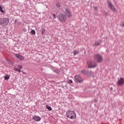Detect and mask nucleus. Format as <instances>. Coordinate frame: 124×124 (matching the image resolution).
<instances>
[{"label":"nucleus","mask_w":124,"mask_h":124,"mask_svg":"<svg viewBox=\"0 0 124 124\" xmlns=\"http://www.w3.org/2000/svg\"><path fill=\"white\" fill-rule=\"evenodd\" d=\"M23 31H26V29H23Z\"/></svg>","instance_id":"nucleus-30"},{"label":"nucleus","mask_w":124,"mask_h":124,"mask_svg":"<svg viewBox=\"0 0 124 124\" xmlns=\"http://www.w3.org/2000/svg\"><path fill=\"white\" fill-rule=\"evenodd\" d=\"M82 82H83V78H81V77L78 76V83H82Z\"/></svg>","instance_id":"nucleus-13"},{"label":"nucleus","mask_w":124,"mask_h":124,"mask_svg":"<svg viewBox=\"0 0 124 124\" xmlns=\"http://www.w3.org/2000/svg\"><path fill=\"white\" fill-rule=\"evenodd\" d=\"M105 15H107V16L109 15V14H108L107 12H105Z\"/></svg>","instance_id":"nucleus-26"},{"label":"nucleus","mask_w":124,"mask_h":124,"mask_svg":"<svg viewBox=\"0 0 124 124\" xmlns=\"http://www.w3.org/2000/svg\"><path fill=\"white\" fill-rule=\"evenodd\" d=\"M58 20L61 23H65L66 22V16L62 13L59 14L58 15Z\"/></svg>","instance_id":"nucleus-3"},{"label":"nucleus","mask_w":124,"mask_h":124,"mask_svg":"<svg viewBox=\"0 0 124 124\" xmlns=\"http://www.w3.org/2000/svg\"><path fill=\"white\" fill-rule=\"evenodd\" d=\"M52 16L53 17V19H56L57 17H56V14L52 13Z\"/></svg>","instance_id":"nucleus-22"},{"label":"nucleus","mask_w":124,"mask_h":124,"mask_svg":"<svg viewBox=\"0 0 124 124\" xmlns=\"http://www.w3.org/2000/svg\"><path fill=\"white\" fill-rule=\"evenodd\" d=\"M112 90H113V88L111 87V88H110V90L112 91Z\"/></svg>","instance_id":"nucleus-29"},{"label":"nucleus","mask_w":124,"mask_h":124,"mask_svg":"<svg viewBox=\"0 0 124 124\" xmlns=\"http://www.w3.org/2000/svg\"><path fill=\"white\" fill-rule=\"evenodd\" d=\"M9 23V19L8 18H3V21L1 22L0 25L1 26H7Z\"/></svg>","instance_id":"nucleus-5"},{"label":"nucleus","mask_w":124,"mask_h":124,"mask_svg":"<svg viewBox=\"0 0 124 124\" xmlns=\"http://www.w3.org/2000/svg\"><path fill=\"white\" fill-rule=\"evenodd\" d=\"M17 67L18 69H22V68H23V66L22 65H18Z\"/></svg>","instance_id":"nucleus-18"},{"label":"nucleus","mask_w":124,"mask_h":124,"mask_svg":"<svg viewBox=\"0 0 124 124\" xmlns=\"http://www.w3.org/2000/svg\"><path fill=\"white\" fill-rule=\"evenodd\" d=\"M68 84H72V83H73V81H72V80L70 79L68 80Z\"/></svg>","instance_id":"nucleus-21"},{"label":"nucleus","mask_w":124,"mask_h":124,"mask_svg":"<svg viewBox=\"0 0 124 124\" xmlns=\"http://www.w3.org/2000/svg\"><path fill=\"white\" fill-rule=\"evenodd\" d=\"M93 59L97 62H103L102 56L98 54H95L93 56Z\"/></svg>","instance_id":"nucleus-4"},{"label":"nucleus","mask_w":124,"mask_h":124,"mask_svg":"<svg viewBox=\"0 0 124 124\" xmlns=\"http://www.w3.org/2000/svg\"><path fill=\"white\" fill-rule=\"evenodd\" d=\"M31 33L34 35L35 34V30H32L31 31Z\"/></svg>","instance_id":"nucleus-16"},{"label":"nucleus","mask_w":124,"mask_h":124,"mask_svg":"<svg viewBox=\"0 0 124 124\" xmlns=\"http://www.w3.org/2000/svg\"><path fill=\"white\" fill-rule=\"evenodd\" d=\"M121 26H122V27H124V23H123L122 24H121Z\"/></svg>","instance_id":"nucleus-28"},{"label":"nucleus","mask_w":124,"mask_h":124,"mask_svg":"<svg viewBox=\"0 0 124 124\" xmlns=\"http://www.w3.org/2000/svg\"><path fill=\"white\" fill-rule=\"evenodd\" d=\"M18 68L15 67L14 70H15V71H18Z\"/></svg>","instance_id":"nucleus-24"},{"label":"nucleus","mask_w":124,"mask_h":124,"mask_svg":"<svg viewBox=\"0 0 124 124\" xmlns=\"http://www.w3.org/2000/svg\"><path fill=\"white\" fill-rule=\"evenodd\" d=\"M94 10H97V7H94Z\"/></svg>","instance_id":"nucleus-27"},{"label":"nucleus","mask_w":124,"mask_h":124,"mask_svg":"<svg viewBox=\"0 0 124 124\" xmlns=\"http://www.w3.org/2000/svg\"><path fill=\"white\" fill-rule=\"evenodd\" d=\"M41 32L42 34H44V32H45V29L43 28H41Z\"/></svg>","instance_id":"nucleus-14"},{"label":"nucleus","mask_w":124,"mask_h":124,"mask_svg":"<svg viewBox=\"0 0 124 124\" xmlns=\"http://www.w3.org/2000/svg\"><path fill=\"white\" fill-rule=\"evenodd\" d=\"M81 73L82 74H84V75H86V74H87L88 76H91L92 74H93V71H86L85 70H83L81 71Z\"/></svg>","instance_id":"nucleus-8"},{"label":"nucleus","mask_w":124,"mask_h":124,"mask_svg":"<svg viewBox=\"0 0 124 124\" xmlns=\"http://www.w3.org/2000/svg\"><path fill=\"white\" fill-rule=\"evenodd\" d=\"M108 7L110 8L111 10L112 11V12H117V11L116 10V8H115V7L113 5V4L111 3V2H108Z\"/></svg>","instance_id":"nucleus-7"},{"label":"nucleus","mask_w":124,"mask_h":124,"mask_svg":"<svg viewBox=\"0 0 124 124\" xmlns=\"http://www.w3.org/2000/svg\"><path fill=\"white\" fill-rule=\"evenodd\" d=\"M46 109H47V110H49V111H52V108H51V107L49 106H46Z\"/></svg>","instance_id":"nucleus-15"},{"label":"nucleus","mask_w":124,"mask_h":124,"mask_svg":"<svg viewBox=\"0 0 124 124\" xmlns=\"http://www.w3.org/2000/svg\"><path fill=\"white\" fill-rule=\"evenodd\" d=\"M32 120H34L35 122H40L41 118L38 116H34L32 117Z\"/></svg>","instance_id":"nucleus-10"},{"label":"nucleus","mask_w":124,"mask_h":124,"mask_svg":"<svg viewBox=\"0 0 124 124\" xmlns=\"http://www.w3.org/2000/svg\"><path fill=\"white\" fill-rule=\"evenodd\" d=\"M0 11L1 12V13H4V11H3V10H2V7H1V6L0 5Z\"/></svg>","instance_id":"nucleus-17"},{"label":"nucleus","mask_w":124,"mask_h":124,"mask_svg":"<svg viewBox=\"0 0 124 124\" xmlns=\"http://www.w3.org/2000/svg\"><path fill=\"white\" fill-rule=\"evenodd\" d=\"M66 116L69 119L73 120L76 118V113L74 111L68 110L66 113Z\"/></svg>","instance_id":"nucleus-1"},{"label":"nucleus","mask_w":124,"mask_h":124,"mask_svg":"<svg viewBox=\"0 0 124 124\" xmlns=\"http://www.w3.org/2000/svg\"><path fill=\"white\" fill-rule=\"evenodd\" d=\"M118 86H124V78H121L117 82Z\"/></svg>","instance_id":"nucleus-9"},{"label":"nucleus","mask_w":124,"mask_h":124,"mask_svg":"<svg viewBox=\"0 0 124 124\" xmlns=\"http://www.w3.org/2000/svg\"><path fill=\"white\" fill-rule=\"evenodd\" d=\"M18 72H19V73H21V69H18V70H17Z\"/></svg>","instance_id":"nucleus-25"},{"label":"nucleus","mask_w":124,"mask_h":124,"mask_svg":"<svg viewBox=\"0 0 124 124\" xmlns=\"http://www.w3.org/2000/svg\"><path fill=\"white\" fill-rule=\"evenodd\" d=\"M95 102H96V100H95Z\"/></svg>","instance_id":"nucleus-31"},{"label":"nucleus","mask_w":124,"mask_h":124,"mask_svg":"<svg viewBox=\"0 0 124 124\" xmlns=\"http://www.w3.org/2000/svg\"><path fill=\"white\" fill-rule=\"evenodd\" d=\"M88 68H94L97 66V64L93 60H89L87 61Z\"/></svg>","instance_id":"nucleus-2"},{"label":"nucleus","mask_w":124,"mask_h":124,"mask_svg":"<svg viewBox=\"0 0 124 124\" xmlns=\"http://www.w3.org/2000/svg\"><path fill=\"white\" fill-rule=\"evenodd\" d=\"M65 14L67 18H71L72 17V13L68 9L65 10Z\"/></svg>","instance_id":"nucleus-6"},{"label":"nucleus","mask_w":124,"mask_h":124,"mask_svg":"<svg viewBox=\"0 0 124 124\" xmlns=\"http://www.w3.org/2000/svg\"><path fill=\"white\" fill-rule=\"evenodd\" d=\"M9 78V76H5L4 77L5 80H8Z\"/></svg>","instance_id":"nucleus-19"},{"label":"nucleus","mask_w":124,"mask_h":124,"mask_svg":"<svg viewBox=\"0 0 124 124\" xmlns=\"http://www.w3.org/2000/svg\"><path fill=\"white\" fill-rule=\"evenodd\" d=\"M75 79L77 82H78V76L76 75L75 76Z\"/></svg>","instance_id":"nucleus-20"},{"label":"nucleus","mask_w":124,"mask_h":124,"mask_svg":"<svg viewBox=\"0 0 124 124\" xmlns=\"http://www.w3.org/2000/svg\"><path fill=\"white\" fill-rule=\"evenodd\" d=\"M100 45V42H96L93 45V46H99Z\"/></svg>","instance_id":"nucleus-12"},{"label":"nucleus","mask_w":124,"mask_h":124,"mask_svg":"<svg viewBox=\"0 0 124 124\" xmlns=\"http://www.w3.org/2000/svg\"><path fill=\"white\" fill-rule=\"evenodd\" d=\"M16 58H18L19 60H21V61H23L24 60V57L18 54H16Z\"/></svg>","instance_id":"nucleus-11"},{"label":"nucleus","mask_w":124,"mask_h":124,"mask_svg":"<svg viewBox=\"0 0 124 124\" xmlns=\"http://www.w3.org/2000/svg\"><path fill=\"white\" fill-rule=\"evenodd\" d=\"M56 6H57L58 8L61 7V4H60V3H57L56 4Z\"/></svg>","instance_id":"nucleus-23"}]
</instances>
